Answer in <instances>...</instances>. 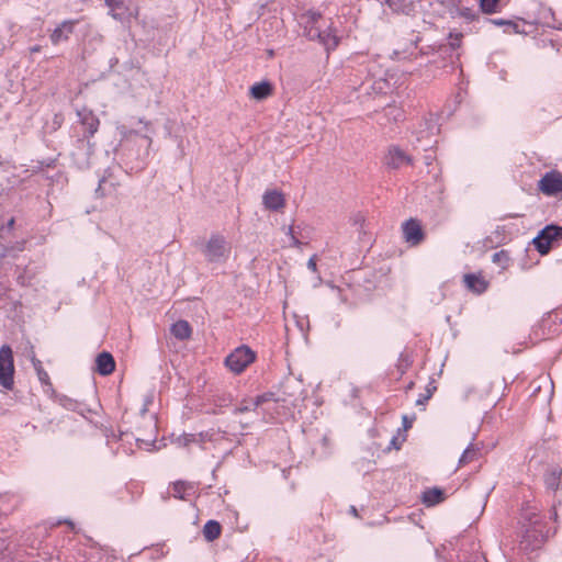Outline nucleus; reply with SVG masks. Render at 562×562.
I'll list each match as a JSON object with an SVG mask.
<instances>
[{"instance_id": "nucleus-17", "label": "nucleus", "mask_w": 562, "mask_h": 562, "mask_svg": "<svg viewBox=\"0 0 562 562\" xmlns=\"http://www.w3.org/2000/svg\"><path fill=\"white\" fill-rule=\"evenodd\" d=\"M170 331L176 338L184 340L190 338L192 329L187 321H178L172 324Z\"/></svg>"}, {"instance_id": "nucleus-22", "label": "nucleus", "mask_w": 562, "mask_h": 562, "mask_svg": "<svg viewBox=\"0 0 562 562\" xmlns=\"http://www.w3.org/2000/svg\"><path fill=\"white\" fill-rule=\"evenodd\" d=\"M32 364L36 371V374H37V378L38 380L41 381L42 384H45V385H49L50 386V380H49V375L48 373L43 369L42 367V362L36 359V358H33L32 359Z\"/></svg>"}, {"instance_id": "nucleus-7", "label": "nucleus", "mask_w": 562, "mask_h": 562, "mask_svg": "<svg viewBox=\"0 0 562 562\" xmlns=\"http://www.w3.org/2000/svg\"><path fill=\"white\" fill-rule=\"evenodd\" d=\"M77 115L79 117L80 124L83 127V138L87 139V145L89 149H92L93 144L90 143V137H92L100 125V121L98 116L91 111L86 108L78 110Z\"/></svg>"}, {"instance_id": "nucleus-16", "label": "nucleus", "mask_w": 562, "mask_h": 562, "mask_svg": "<svg viewBox=\"0 0 562 562\" xmlns=\"http://www.w3.org/2000/svg\"><path fill=\"white\" fill-rule=\"evenodd\" d=\"M172 496L179 499H187L194 493V486L184 481H177L171 486Z\"/></svg>"}, {"instance_id": "nucleus-6", "label": "nucleus", "mask_w": 562, "mask_h": 562, "mask_svg": "<svg viewBox=\"0 0 562 562\" xmlns=\"http://www.w3.org/2000/svg\"><path fill=\"white\" fill-rule=\"evenodd\" d=\"M538 189L548 196L562 194V173L557 170L546 172L539 180Z\"/></svg>"}, {"instance_id": "nucleus-5", "label": "nucleus", "mask_w": 562, "mask_h": 562, "mask_svg": "<svg viewBox=\"0 0 562 562\" xmlns=\"http://www.w3.org/2000/svg\"><path fill=\"white\" fill-rule=\"evenodd\" d=\"M559 239H562V227L548 225L533 238V245L541 255H546L551 249L553 241Z\"/></svg>"}, {"instance_id": "nucleus-11", "label": "nucleus", "mask_w": 562, "mask_h": 562, "mask_svg": "<svg viewBox=\"0 0 562 562\" xmlns=\"http://www.w3.org/2000/svg\"><path fill=\"white\" fill-rule=\"evenodd\" d=\"M262 204L269 211H280L285 206L284 194L277 190H267L262 195Z\"/></svg>"}, {"instance_id": "nucleus-4", "label": "nucleus", "mask_w": 562, "mask_h": 562, "mask_svg": "<svg viewBox=\"0 0 562 562\" xmlns=\"http://www.w3.org/2000/svg\"><path fill=\"white\" fill-rule=\"evenodd\" d=\"M203 252L209 261L220 262L224 261L228 257L231 247L224 236L212 235L206 243Z\"/></svg>"}, {"instance_id": "nucleus-12", "label": "nucleus", "mask_w": 562, "mask_h": 562, "mask_svg": "<svg viewBox=\"0 0 562 562\" xmlns=\"http://www.w3.org/2000/svg\"><path fill=\"white\" fill-rule=\"evenodd\" d=\"M463 283L468 290L475 294L484 293L488 288V281L485 280L481 272L467 273L463 276Z\"/></svg>"}, {"instance_id": "nucleus-25", "label": "nucleus", "mask_w": 562, "mask_h": 562, "mask_svg": "<svg viewBox=\"0 0 562 562\" xmlns=\"http://www.w3.org/2000/svg\"><path fill=\"white\" fill-rule=\"evenodd\" d=\"M499 0H480L481 9L484 13L491 14L497 11Z\"/></svg>"}, {"instance_id": "nucleus-19", "label": "nucleus", "mask_w": 562, "mask_h": 562, "mask_svg": "<svg viewBox=\"0 0 562 562\" xmlns=\"http://www.w3.org/2000/svg\"><path fill=\"white\" fill-rule=\"evenodd\" d=\"M480 457V448L470 443L464 451L462 452L460 459H459V467H463L465 464H469L475 460H477Z\"/></svg>"}, {"instance_id": "nucleus-18", "label": "nucleus", "mask_w": 562, "mask_h": 562, "mask_svg": "<svg viewBox=\"0 0 562 562\" xmlns=\"http://www.w3.org/2000/svg\"><path fill=\"white\" fill-rule=\"evenodd\" d=\"M268 401L267 395H259L254 400L244 401L238 407L234 409L235 414L256 411L262 403Z\"/></svg>"}, {"instance_id": "nucleus-13", "label": "nucleus", "mask_w": 562, "mask_h": 562, "mask_svg": "<svg viewBox=\"0 0 562 562\" xmlns=\"http://www.w3.org/2000/svg\"><path fill=\"white\" fill-rule=\"evenodd\" d=\"M115 369V361L110 352L103 351L95 359V370L101 375H109Z\"/></svg>"}, {"instance_id": "nucleus-40", "label": "nucleus", "mask_w": 562, "mask_h": 562, "mask_svg": "<svg viewBox=\"0 0 562 562\" xmlns=\"http://www.w3.org/2000/svg\"><path fill=\"white\" fill-rule=\"evenodd\" d=\"M557 516H558V515H557V512L554 510V512L552 513V518L557 519Z\"/></svg>"}, {"instance_id": "nucleus-24", "label": "nucleus", "mask_w": 562, "mask_h": 562, "mask_svg": "<svg viewBox=\"0 0 562 562\" xmlns=\"http://www.w3.org/2000/svg\"><path fill=\"white\" fill-rule=\"evenodd\" d=\"M544 482L548 488L552 491L558 490L560 482V473L558 471H552L548 473L546 475Z\"/></svg>"}, {"instance_id": "nucleus-27", "label": "nucleus", "mask_w": 562, "mask_h": 562, "mask_svg": "<svg viewBox=\"0 0 562 562\" xmlns=\"http://www.w3.org/2000/svg\"><path fill=\"white\" fill-rule=\"evenodd\" d=\"M491 22L497 26H507L513 30L514 33H518V25L512 21L503 20V19H493Z\"/></svg>"}, {"instance_id": "nucleus-38", "label": "nucleus", "mask_w": 562, "mask_h": 562, "mask_svg": "<svg viewBox=\"0 0 562 562\" xmlns=\"http://www.w3.org/2000/svg\"><path fill=\"white\" fill-rule=\"evenodd\" d=\"M390 112H397V114L400 115V111L396 109V108H389Z\"/></svg>"}, {"instance_id": "nucleus-1", "label": "nucleus", "mask_w": 562, "mask_h": 562, "mask_svg": "<svg viewBox=\"0 0 562 562\" xmlns=\"http://www.w3.org/2000/svg\"><path fill=\"white\" fill-rule=\"evenodd\" d=\"M304 34L311 41H317L327 52L338 46L339 37L333 23L325 20L322 14L314 10H308L301 16Z\"/></svg>"}, {"instance_id": "nucleus-29", "label": "nucleus", "mask_w": 562, "mask_h": 562, "mask_svg": "<svg viewBox=\"0 0 562 562\" xmlns=\"http://www.w3.org/2000/svg\"><path fill=\"white\" fill-rule=\"evenodd\" d=\"M179 445L181 446H189L191 442H196V438L194 435H184L178 439Z\"/></svg>"}, {"instance_id": "nucleus-28", "label": "nucleus", "mask_w": 562, "mask_h": 562, "mask_svg": "<svg viewBox=\"0 0 562 562\" xmlns=\"http://www.w3.org/2000/svg\"><path fill=\"white\" fill-rule=\"evenodd\" d=\"M386 82L384 80H378V81H374L372 85H370V81H366L361 85V88L363 90H368L369 87L373 88L375 91L378 92H382L384 87H385Z\"/></svg>"}, {"instance_id": "nucleus-41", "label": "nucleus", "mask_w": 562, "mask_h": 562, "mask_svg": "<svg viewBox=\"0 0 562 562\" xmlns=\"http://www.w3.org/2000/svg\"><path fill=\"white\" fill-rule=\"evenodd\" d=\"M13 223H14V220H13V218H11V220H10V222H9V225H10V226H12V225H13Z\"/></svg>"}, {"instance_id": "nucleus-36", "label": "nucleus", "mask_w": 562, "mask_h": 562, "mask_svg": "<svg viewBox=\"0 0 562 562\" xmlns=\"http://www.w3.org/2000/svg\"><path fill=\"white\" fill-rule=\"evenodd\" d=\"M391 446L395 449H400V443H397V437H393L391 440Z\"/></svg>"}, {"instance_id": "nucleus-34", "label": "nucleus", "mask_w": 562, "mask_h": 562, "mask_svg": "<svg viewBox=\"0 0 562 562\" xmlns=\"http://www.w3.org/2000/svg\"><path fill=\"white\" fill-rule=\"evenodd\" d=\"M430 396H431V393L428 392V394H426L425 396L418 398L416 403L417 404H424Z\"/></svg>"}, {"instance_id": "nucleus-3", "label": "nucleus", "mask_w": 562, "mask_h": 562, "mask_svg": "<svg viewBox=\"0 0 562 562\" xmlns=\"http://www.w3.org/2000/svg\"><path fill=\"white\" fill-rule=\"evenodd\" d=\"M256 359V353L247 346L237 347L225 359L226 367L235 374L241 373Z\"/></svg>"}, {"instance_id": "nucleus-35", "label": "nucleus", "mask_w": 562, "mask_h": 562, "mask_svg": "<svg viewBox=\"0 0 562 562\" xmlns=\"http://www.w3.org/2000/svg\"><path fill=\"white\" fill-rule=\"evenodd\" d=\"M403 424L405 429L412 427V422L408 420L407 416H403Z\"/></svg>"}, {"instance_id": "nucleus-20", "label": "nucleus", "mask_w": 562, "mask_h": 562, "mask_svg": "<svg viewBox=\"0 0 562 562\" xmlns=\"http://www.w3.org/2000/svg\"><path fill=\"white\" fill-rule=\"evenodd\" d=\"M422 499L426 506H434L442 501V491L437 487L429 488L423 493Z\"/></svg>"}, {"instance_id": "nucleus-2", "label": "nucleus", "mask_w": 562, "mask_h": 562, "mask_svg": "<svg viewBox=\"0 0 562 562\" xmlns=\"http://www.w3.org/2000/svg\"><path fill=\"white\" fill-rule=\"evenodd\" d=\"M0 385L7 391H11L14 385L13 351L9 345L0 348Z\"/></svg>"}, {"instance_id": "nucleus-21", "label": "nucleus", "mask_w": 562, "mask_h": 562, "mask_svg": "<svg viewBox=\"0 0 562 562\" xmlns=\"http://www.w3.org/2000/svg\"><path fill=\"white\" fill-rule=\"evenodd\" d=\"M221 525L215 520H209L203 527V536L207 541L217 539L221 535Z\"/></svg>"}, {"instance_id": "nucleus-9", "label": "nucleus", "mask_w": 562, "mask_h": 562, "mask_svg": "<svg viewBox=\"0 0 562 562\" xmlns=\"http://www.w3.org/2000/svg\"><path fill=\"white\" fill-rule=\"evenodd\" d=\"M404 240L411 246H418L425 239V233L417 218H409L402 224Z\"/></svg>"}, {"instance_id": "nucleus-23", "label": "nucleus", "mask_w": 562, "mask_h": 562, "mask_svg": "<svg viewBox=\"0 0 562 562\" xmlns=\"http://www.w3.org/2000/svg\"><path fill=\"white\" fill-rule=\"evenodd\" d=\"M115 190L114 184L112 182H109L105 178H102L99 181V186L95 190V193L99 196H105L111 194Z\"/></svg>"}, {"instance_id": "nucleus-8", "label": "nucleus", "mask_w": 562, "mask_h": 562, "mask_svg": "<svg viewBox=\"0 0 562 562\" xmlns=\"http://www.w3.org/2000/svg\"><path fill=\"white\" fill-rule=\"evenodd\" d=\"M413 158L400 146L391 145L384 156L383 162L389 169H400L403 166L412 165Z\"/></svg>"}, {"instance_id": "nucleus-14", "label": "nucleus", "mask_w": 562, "mask_h": 562, "mask_svg": "<svg viewBox=\"0 0 562 562\" xmlns=\"http://www.w3.org/2000/svg\"><path fill=\"white\" fill-rule=\"evenodd\" d=\"M381 5L386 4L393 12L409 15L414 12V3L407 0H374Z\"/></svg>"}, {"instance_id": "nucleus-10", "label": "nucleus", "mask_w": 562, "mask_h": 562, "mask_svg": "<svg viewBox=\"0 0 562 562\" xmlns=\"http://www.w3.org/2000/svg\"><path fill=\"white\" fill-rule=\"evenodd\" d=\"M76 20H65L58 24L52 32L49 38L53 45H58L61 42L69 40V36L74 33Z\"/></svg>"}, {"instance_id": "nucleus-33", "label": "nucleus", "mask_w": 562, "mask_h": 562, "mask_svg": "<svg viewBox=\"0 0 562 562\" xmlns=\"http://www.w3.org/2000/svg\"><path fill=\"white\" fill-rule=\"evenodd\" d=\"M105 4L111 9H116L120 5L119 0H104Z\"/></svg>"}, {"instance_id": "nucleus-15", "label": "nucleus", "mask_w": 562, "mask_h": 562, "mask_svg": "<svg viewBox=\"0 0 562 562\" xmlns=\"http://www.w3.org/2000/svg\"><path fill=\"white\" fill-rule=\"evenodd\" d=\"M272 91V85L269 81L263 80L251 86L250 95L256 100H263L270 97Z\"/></svg>"}, {"instance_id": "nucleus-26", "label": "nucleus", "mask_w": 562, "mask_h": 562, "mask_svg": "<svg viewBox=\"0 0 562 562\" xmlns=\"http://www.w3.org/2000/svg\"><path fill=\"white\" fill-rule=\"evenodd\" d=\"M463 38V34L459 32H450L449 33V45L451 48L456 49L461 46Z\"/></svg>"}, {"instance_id": "nucleus-37", "label": "nucleus", "mask_w": 562, "mask_h": 562, "mask_svg": "<svg viewBox=\"0 0 562 562\" xmlns=\"http://www.w3.org/2000/svg\"><path fill=\"white\" fill-rule=\"evenodd\" d=\"M40 50H41V47L38 45L33 46V47L30 48L31 53H38Z\"/></svg>"}, {"instance_id": "nucleus-30", "label": "nucleus", "mask_w": 562, "mask_h": 562, "mask_svg": "<svg viewBox=\"0 0 562 562\" xmlns=\"http://www.w3.org/2000/svg\"><path fill=\"white\" fill-rule=\"evenodd\" d=\"M493 262L502 263L503 261H507L508 257L504 250L497 251L492 257Z\"/></svg>"}, {"instance_id": "nucleus-32", "label": "nucleus", "mask_w": 562, "mask_h": 562, "mask_svg": "<svg viewBox=\"0 0 562 562\" xmlns=\"http://www.w3.org/2000/svg\"><path fill=\"white\" fill-rule=\"evenodd\" d=\"M307 267L312 271H316V256H312L307 261Z\"/></svg>"}, {"instance_id": "nucleus-39", "label": "nucleus", "mask_w": 562, "mask_h": 562, "mask_svg": "<svg viewBox=\"0 0 562 562\" xmlns=\"http://www.w3.org/2000/svg\"><path fill=\"white\" fill-rule=\"evenodd\" d=\"M144 137L147 139L148 144L151 143V138L150 137H148V136H144Z\"/></svg>"}, {"instance_id": "nucleus-31", "label": "nucleus", "mask_w": 562, "mask_h": 562, "mask_svg": "<svg viewBox=\"0 0 562 562\" xmlns=\"http://www.w3.org/2000/svg\"><path fill=\"white\" fill-rule=\"evenodd\" d=\"M286 234L290 236V238H291V245H292L293 247H300V246H301V241H300V240L295 237V235H294V228H293V226H289V227H288V232H286Z\"/></svg>"}]
</instances>
